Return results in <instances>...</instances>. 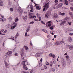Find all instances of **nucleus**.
<instances>
[{
  "mask_svg": "<svg viewBox=\"0 0 73 73\" xmlns=\"http://www.w3.org/2000/svg\"><path fill=\"white\" fill-rule=\"evenodd\" d=\"M13 24H14V26L16 27L17 25V23H15L14 22L13 23Z\"/></svg>",
  "mask_w": 73,
  "mask_h": 73,
  "instance_id": "nucleus-24",
  "label": "nucleus"
},
{
  "mask_svg": "<svg viewBox=\"0 0 73 73\" xmlns=\"http://www.w3.org/2000/svg\"><path fill=\"white\" fill-rule=\"evenodd\" d=\"M30 12H33V7H31Z\"/></svg>",
  "mask_w": 73,
  "mask_h": 73,
  "instance_id": "nucleus-25",
  "label": "nucleus"
},
{
  "mask_svg": "<svg viewBox=\"0 0 73 73\" xmlns=\"http://www.w3.org/2000/svg\"><path fill=\"white\" fill-rule=\"evenodd\" d=\"M41 23H42V24H45V23H44V21H41Z\"/></svg>",
  "mask_w": 73,
  "mask_h": 73,
  "instance_id": "nucleus-50",
  "label": "nucleus"
},
{
  "mask_svg": "<svg viewBox=\"0 0 73 73\" xmlns=\"http://www.w3.org/2000/svg\"><path fill=\"white\" fill-rule=\"evenodd\" d=\"M44 68L45 69H47V67L46 66H44Z\"/></svg>",
  "mask_w": 73,
  "mask_h": 73,
  "instance_id": "nucleus-56",
  "label": "nucleus"
},
{
  "mask_svg": "<svg viewBox=\"0 0 73 73\" xmlns=\"http://www.w3.org/2000/svg\"><path fill=\"white\" fill-rule=\"evenodd\" d=\"M70 9L72 11H73V7H71Z\"/></svg>",
  "mask_w": 73,
  "mask_h": 73,
  "instance_id": "nucleus-39",
  "label": "nucleus"
},
{
  "mask_svg": "<svg viewBox=\"0 0 73 73\" xmlns=\"http://www.w3.org/2000/svg\"><path fill=\"white\" fill-rule=\"evenodd\" d=\"M0 5L1 6H3V1H1L0 2Z\"/></svg>",
  "mask_w": 73,
  "mask_h": 73,
  "instance_id": "nucleus-31",
  "label": "nucleus"
},
{
  "mask_svg": "<svg viewBox=\"0 0 73 73\" xmlns=\"http://www.w3.org/2000/svg\"><path fill=\"white\" fill-rule=\"evenodd\" d=\"M19 35V34L18 33H17V34H16V35L15 36V38H16L18 37V36Z\"/></svg>",
  "mask_w": 73,
  "mask_h": 73,
  "instance_id": "nucleus-21",
  "label": "nucleus"
},
{
  "mask_svg": "<svg viewBox=\"0 0 73 73\" xmlns=\"http://www.w3.org/2000/svg\"><path fill=\"white\" fill-rule=\"evenodd\" d=\"M49 56L50 57H53V58H54V57H56V56H55L54 55L52 54V53H50L49 54Z\"/></svg>",
  "mask_w": 73,
  "mask_h": 73,
  "instance_id": "nucleus-11",
  "label": "nucleus"
},
{
  "mask_svg": "<svg viewBox=\"0 0 73 73\" xmlns=\"http://www.w3.org/2000/svg\"><path fill=\"white\" fill-rule=\"evenodd\" d=\"M24 14H25V15H26L27 14V12H25L24 13Z\"/></svg>",
  "mask_w": 73,
  "mask_h": 73,
  "instance_id": "nucleus-63",
  "label": "nucleus"
},
{
  "mask_svg": "<svg viewBox=\"0 0 73 73\" xmlns=\"http://www.w3.org/2000/svg\"><path fill=\"white\" fill-rule=\"evenodd\" d=\"M58 3H55L54 5H57L58 4Z\"/></svg>",
  "mask_w": 73,
  "mask_h": 73,
  "instance_id": "nucleus-62",
  "label": "nucleus"
},
{
  "mask_svg": "<svg viewBox=\"0 0 73 73\" xmlns=\"http://www.w3.org/2000/svg\"><path fill=\"white\" fill-rule=\"evenodd\" d=\"M1 17H2V18H4V17L3 16L1 15Z\"/></svg>",
  "mask_w": 73,
  "mask_h": 73,
  "instance_id": "nucleus-64",
  "label": "nucleus"
},
{
  "mask_svg": "<svg viewBox=\"0 0 73 73\" xmlns=\"http://www.w3.org/2000/svg\"><path fill=\"white\" fill-rule=\"evenodd\" d=\"M18 9L19 11V14H21V15L22 14V13L23 12V9H22L21 7H19L18 8Z\"/></svg>",
  "mask_w": 73,
  "mask_h": 73,
  "instance_id": "nucleus-6",
  "label": "nucleus"
},
{
  "mask_svg": "<svg viewBox=\"0 0 73 73\" xmlns=\"http://www.w3.org/2000/svg\"><path fill=\"white\" fill-rule=\"evenodd\" d=\"M33 72V70H32L31 71L30 73H32Z\"/></svg>",
  "mask_w": 73,
  "mask_h": 73,
  "instance_id": "nucleus-54",
  "label": "nucleus"
},
{
  "mask_svg": "<svg viewBox=\"0 0 73 73\" xmlns=\"http://www.w3.org/2000/svg\"><path fill=\"white\" fill-rule=\"evenodd\" d=\"M45 63L46 65H48L49 64V63L48 62H46Z\"/></svg>",
  "mask_w": 73,
  "mask_h": 73,
  "instance_id": "nucleus-36",
  "label": "nucleus"
},
{
  "mask_svg": "<svg viewBox=\"0 0 73 73\" xmlns=\"http://www.w3.org/2000/svg\"><path fill=\"white\" fill-rule=\"evenodd\" d=\"M59 15H60V16H64L65 15V13H61V12H59Z\"/></svg>",
  "mask_w": 73,
  "mask_h": 73,
  "instance_id": "nucleus-13",
  "label": "nucleus"
},
{
  "mask_svg": "<svg viewBox=\"0 0 73 73\" xmlns=\"http://www.w3.org/2000/svg\"><path fill=\"white\" fill-rule=\"evenodd\" d=\"M54 38H56V37H57V35H55L54 36Z\"/></svg>",
  "mask_w": 73,
  "mask_h": 73,
  "instance_id": "nucleus-55",
  "label": "nucleus"
},
{
  "mask_svg": "<svg viewBox=\"0 0 73 73\" xmlns=\"http://www.w3.org/2000/svg\"><path fill=\"white\" fill-rule=\"evenodd\" d=\"M6 54L7 55H12V51L8 52Z\"/></svg>",
  "mask_w": 73,
  "mask_h": 73,
  "instance_id": "nucleus-9",
  "label": "nucleus"
},
{
  "mask_svg": "<svg viewBox=\"0 0 73 73\" xmlns=\"http://www.w3.org/2000/svg\"><path fill=\"white\" fill-rule=\"evenodd\" d=\"M25 50H28V47L27 46H25Z\"/></svg>",
  "mask_w": 73,
  "mask_h": 73,
  "instance_id": "nucleus-28",
  "label": "nucleus"
},
{
  "mask_svg": "<svg viewBox=\"0 0 73 73\" xmlns=\"http://www.w3.org/2000/svg\"><path fill=\"white\" fill-rule=\"evenodd\" d=\"M59 2H63L64 0H59Z\"/></svg>",
  "mask_w": 73,
  "mask_h": 73,
  "instance_id": "nucleus-47",
  "label": "nucleus"
},
{
  "mask_svg": "<svg viewBox=\"0 0 73 73\" xmlns=\"http://www.w3.org/2000/svg\"><path fill=\"white\" fill-rule=\"evenodd\" d=\"M69 47L70 49L71 50H73V46L71 45L69 46Z\"/></svg>",
  "mask_w": 73,
  "mask_h": 73,
  "instance_id": "nucleus-12",
  "label": "nucleus"
},
{
  "mask_svg": "<svg viewBox=\"0 0 73 73\" xmlns=\"http://www.w3.org/2000/svg\"><path fill=\"white\" fill-rule=\"evenodd\" d=\"M37 16L38 17H39V19H40L41 18V17H39V16H40V14H37Z\"/></svg>",
  "mask_w": 73,
  "mask_h": 73,
  "instance_id": "nucleus-34",
  "label": "nucleus"
},
{
  "mask_svg": "<svg viewBox=\"0 0 73 73\" xmlns=\"http://www.w3.org/2000/svg\"><path fill=\"white\" fill-rule=\"evenodd\" d=\"M62 65L63 67H65L66 66V62L65 61L64 59L62 58L61 60Z\"/></svg>",
  "mask_w": 73,
  "mask_h": 73,
  "instance_id": "nucleus-2",
  "label": "nucleus"
},
{
  "mask_svg": "<svg viewBox=\"0 0 73 73\" xmlns=\"http://www.w3.org/2000/svg\"><path fill=\"white\" fill-rule=\"evenodd\" d=\"M69 13L70 15V16H71V17H73V14H72V12H70Z\"/></svg>",
  "mask_w": 73,
  "mask_h": 73,
  "instance_id": "nucleus-22",
  "label": "nucleus"
},
{
  "mask_svg": "<svg viewBox=\"0 0 73 73\" xmlns=\"http://www.w3.org/2000/svg\"><path fill=\"white\" fill-rule=\"evenodd\" d=\"M65 5H68V1H67V0H65Z\"/></svg>",
  "mask_w": 73,
  "mask_h": 73,
  "instance_id": "nucleus-19",
  "label": "nucleus"
},
{
  "mask_svg": "<svg viewBox=\"0 0 73 73\" xmlns=\"http://www.w3.org/2000/svg\"><path fill=\"white\" fill-rule=\"evenodd\" d=\"M19 21V19H16L15 20V22H17V21Z\"/></svg>",
  "mask_w": 73,
  "mask_h": 73,
  "instance_id": "nucleus-40",
  "label": "nucleus"
},
{
  "mask_svg": "<svg viewBox=\"0 0 73 73\" xmlns=\"http://www.w3.org/2000/svg\"><path fill=\"white\" fill-rule=\"evenodd\" d=\"M15 56H18V54H17V53H15Z\"/></svg>",
  "mask_w": 73,
  "mask_h": 73,
  "instance_id": "nucleus-53",
  "label": "nucleus"
},
{
  "mask_svg": "<svg viewBox=\"0 0 73 73\" xmlns=\"http://www.w3.org/2000/svg\"><path fill=\"white\" fill-rule=\"evenodd\" d=\"M31 15H32V13H30L29 14V17L31 18H31L33 19L34 17L35 19H36V17H35V16L33 15L31 16Z\"/></svg>",
  "mask_w": 73,
  "mask_h": 73,
  "instance_id": "nucleus-7",
  "label": "nucleus"
},
{
  "mask_svg": "<svg viewBox=\"0 0 73 73\" xmlns=\"http://www.w3.org/2000/svg\"><path fill=\"white\" fill-rule=\"evenodd\" d=\"M10 10L11 11V12H13V9L12 8H11L10 9Z\"/></svg>",
  "mask_w": 73,
  "mask_h": 73,
  "instance_id": "nucleus-32",
  "label": "nucleus"
},
{
  "mask_svg": "<svg viewBox=\"0 0 73 73\" xmlns=\"http://www.w3.org/2000/svg\"><path fill=\"white\" fill-rule=\"evenodd\" d=\"M61 42H62V43H64V42L63 41V39H62V41H61Z\"/></svg>",
  "mask_w": 73,
  "mask_h": 73,
  "instance_id": "nucleus-52",
  "label": "nucleus"
},
{
  "mask_svg": "<svg viewBox=\"0 0 73 73\" xmlns=\"http://www.w3.org/2000/svg\"><path fill=\"white\" fill-rule=\"evenodd\" d=\"M20 55H21V56H22V57H23V56H24V52H21L20 53Z\"/></svg>",
  "mask_w": 73,
  "mask_h": 73,
  "instance_id": "nucleus-30",
  "label": "nucleus"
},
{
  "mask_svg": "<svg viewBox=\"0 0 73 73\" xmlns=\"http://www.w3.org/2000/svg\"><path fill=\"white\" fill-rule=\"evenodd\" d=\"M68 42H72V38H71V37H69L68 39Z\"/></svg>",
  "mask_w": 73,
  "mask_h": 73,
  "instance_id": "nucleus-14",
  "label": "nucleus"
},
{
  "mask_svg": "<svg viewBox=\"0 0 73 73\" xmlns=\"http://www.w3.org/2000/svg\"><path fill=\"white\" fill-rule=\"evenodd\" d=\"M56 61H54L53 62H52V63L53 64H56Z\"/></svg>",
  "mask_w": 73,
  "mask_h": 73,
  "instance_id": "nucleus-48",
  "label": "nucleus"
},
{
  "mask_svg": "<svg viewBox=\"0 0 73 73\" xmlns=\"http://www.w3.org/2000/svg\"><path fill=\"white\" fill-rule=\"evenodd\" d=\"M54 18H58V16L56 14H55L54 15Z\"/></svg>",
  "mask_w": 73,
  "mask_h": 73,
  "instance_id": "nucleus-18",
  "label": "nucleus"
},
{
  "mask_svg": "<svg viewBox=\"0 0 73 73\" xmlns=\"http://www.w3.org/2000/svg\"><path fill=\"white\" fill-rule=\"evenodd\" d=\"M34 20H35V21H38V19H35Z\"/></svg>",
  "mask_w": 73,
  "mask_h": 73,
  "instance_id": "nucleus-57",
  "label": "nucleus"
},
{
  "mask_svg": "<svg viewBox=\"0 0 73 73\" xmlns=\"http://www.w3.org/2000/svg\"><path fill=\"white\" fill-rule=\"evenodd\" d=\"M25 36L26 37H28V36H29V35H27V32H25Z\"/></svg>",
  "mask_w": 73,
  "mask_h": 73,
  "instance_id": "nucleus-27",
  "label": "nucleus"
},
{
  "mask_svg": "<svg viewBox=\"0 0 73 73\" xmlns=\"http://www.w3.org/2000/svg\"><path fill=\"white\" fill-rule=\"evenodd\" d=\"M50 15H51V12H50V11H47V12L46 14L45 15V16L46 18L47 19V18H48V16H50Z\"/></svg>",
  "mask_w": 73,
  "mask_h": 73,
  "instance_id": "nucleus-3",
  "label": "nucleus"
},
{
  "mask_svg": "<svg viewBox=\"0 0 73 73\" xmlns=\"http://www.w3.org/2000/svg\"><path fill=\"white\" fill-rule=\"evenodd\" d=\"M42 31H43V32H45V33H46L47 31L46 30L43 29V30H42Z\"/></svg>",
  "mask_w": 73,
  "mask_h": 73,
  "instance_id": "nucleus-41",
  "label": "nucleus"
},
{
  "mask_svg": "<svg viewBox=\"0 0 73 73\" xmlns=\"http://www.w3.org/2000/svg\"><path fill=\"white\" fill-rule=\"evenodd\" d=\"M62 4H63V3H59L58 6H57L56 7V8L57 9H58V8H60L62 5Z\"/></svg>",
  "mask_w": 73,
  "mask_h": 73,
  "instance_id": "nucleus-8",
  "label": "nucleus"
},
{
  "mask_svg": "<svg viewBox=\"0 0 73 73\" xmlns=\"http://www.w3.org/2000/svg\"><path fill=\"white\" fill-rule=\"evenodd\" d=\"M5 66L6 68H9V64H8V63H7V62H6V61H5Z\"/></svg>",
  "mask_w": 73,
  "mask_h": 73,
  "instance_id": "nucleus-10",
  "label": "nucleus"
},
{
  "mask_svg": "<svg viewBox=\"0 0 73 73\" xmlns=\"http://www.w3.org/2000/svg\"><path fill=\"white\" fill-rule=\"evenodd\" d=\"M23 68L24 69H25V70H28V68H27V67H24L23 66Z\"/></svg>",
  "mask_w": 73,
  "mask_h": 73,
  "instance_id": "nucleus-35",
  "label": "nucleus"
},
{
  "mask_svg": "<svg viewBox=\"0 0 73 73\" xmlns=\"http://www.w3.org/2000/svg\"><path fill=\"white\" fill-rule=\"evenodd\" d=\"M10 57V56H7L6 57V58H9Z\"/></svg>",
  "mask_w": 73,
  "mask_h": 73,
  "instance_id": "nucleus-44",
  "label": "nucleus"
},
{
  "mask_svg": "<svg viewBox=\"0 0 73 73\" xmlns=\"http://www.w3.org/2000/svg\"><path fill=\"white\" fill-rule=\"evenodd\" d=\"M44 8L43 9V11H45V9H48L49 8V2H48L47 3H46L44 5Z\"/></svg>",
  "mask_w": 73,
  "mask_h": 73,
  "instance_id": "nucleus-1",
  "label": "nucleus"
},
{
  "mask_svg": "<svg viewBox=\"0 0 73 73\" xmlns=\"http://www.w3.org/2000/svg\"><path fill=\"white\" fill-rule=\"evenodd\" d=\"M69 35L71 36H72V35H73V33H70Z\"/></svg>",
  "mask_w": 73,
  "mask_h": 73,
  "instance_id": "nucleus-51",
  "label": "nucleus"
},
{
  "mask_svg": "<svg viewBox=\"0 0 73 73\" xmlns=\"http://www.w3.org/2000/svg\"><path fill=\"white\" fill-rule=\"evenodd\" d=\"M68 24L69 25H70L72 24V22H68Z\"/></svg>",
  "mask_w": 73,
  "mask_h": 73,
  "instance_id": "nucleus-45",
  "label": "nucleus"
},
{
  "mask_svg": "<svg viewBox=\"0 0 73 73\" xmlns=\"http://www.w3.org/2000/svg\"><path fill=\"white\" fill-rule=\"evenodd\" d=\"M52 64H53L52 62H51L50 63V66H52Z\"/></svg>",
  "mask_w": 73,
  "mask_h": 73,
  "instance_id": "nucleus-33",
  "label": "nucleus"
},
{
  "mask_svg": "<svg viewBox=\"0 0 73 73\" xmlns=\"http://www.w3.org/2000/svg\"><path fill=\"white\" fill-rule=\"evenodd\" d=\"M29 24H34V21L31 22Z\"/></svg>",
  "mask_w": 73,
  "mask_h": 73,
  "instance_id": "nucleus-38",
  "label": "nucleus"
},
{
  "mask_svg": "<svg viewBox=\"0 0 73 73\" xmlns=\"http://www.w3.org/2000/svg\"><path fill=\"white\" fill-rule=\"evenodd\" d=\"M25 62H27L26 61H24V62H23V65L24 66H26V65H25Z\"/></svg>",
  "mask_w": 73,
  "mask_h": 73,
  "instance_id": "nucleus-23",
  "label": "nucleus"
},
{
  "mask_svg": "<svg viewBox=\"0 0 73 73\" xmlns=\"http://www.w3.org/2000/svg\"><path fill=\"white\" fill-rule=\"evenodd\" d=\"M10 39H11L12 40H14L15 39L14 38V37L13 36H11L10 38Z\"/></svg>",
  "mask_w": 73,
  "mask_h": 73,
  "instance_id": "nucleus-26",
  "label": "nucleus"
},
{
  "mask_svg": "<svg viewBox=\"0 0 73 73\" xmlns=\"http://www.w3.org/2000/svg\"><path fill=\"white\" fill-rule=\"evenodd\" d=\"M40 62H42V58H41V59L40 60Z\"/></svg>",
  "mask_w": 73,
  "mask_h": 73,
  "instance_id": "nucleus-58",
  "label": "nucleus"
},
{
  "mask_svg": "<svg viewBox=\"0 0 73 73\" xmlns=\"http://www.w3.org/2000/svg\"><path fill=\"white\" fill-rule=\"evenodd\" d=\"M30 30V29H29L27 28V29L26 30L27 32H29V31Z\"/></svg>",
  "mask_w": 73,
  "mask_h": 73,
  "instance_id": "nucleus-42",
  "label": "nucleus"
},
{
  "mask_svg": "<svg viewBox=\"0 0 73 73\" xmlns=\"http://www.w3.org/2000/svg\"><path fill=\"white\" fill-rule=\"evenodd\" d=\"M6 21V19H0V21H3V22L4 21Z\"/></svg>",
  "mask_w": 73,
  "mask_h": 73,
  "instance_id": "nucleus-17",
  "label": "nucleus"
},
{
  "mask_svg": "<svg viewBox=\"0 0 73 73\" xmlns=\"http://www.w3.org/2000/svg\"><path fill=\"white\" fill-rule=\"evenodd\" d=\"M7 30H5L4 32V33H7Z\"/></svg>",
  "mask_w": 73,
  "mask_h": 73,
  "instance_id": "nucleus-43",
  "label": "nucleus"
},
{
  "mask_svg": "<svg viewBox=\"0 0 73 73\" xmlns=\"http://www.w3.org/2000/svg\"><path fill=\"white\" fill-rule=\"evenodd\" d=\"M54 2L55 3H58V0H55L54 1Z\"/></svg>",
  "mask_w": 73,
  "mask_h": 73,
  "instance_id": "nucleus-49",
  "label": "nucleus"
},
{
  "mask_svg": "<svg viewBox=\"0 0 73 73\" xmlns=\"http://www.w3.org/2000/svg\"><path fill=\"white\" fill-rule=\"evenodd\" d=\"M40 52H38L36 54V56H38V57H40Z\"/></svg>",
  "mask_w": 73,
  "mask_h": 73,
  "instance_id": "nucleus-16",
  "label": "nucleus"
},
{
  "mask_svg": "<svg viewBox=\"0 0 73 73\" xmlns=\"http://www.w3.org/2000/svg\"><path fill=\"white\" fill-rule=\"evenodd\" d=\"M36 8L37 9H38V10H40V9H41V7L39 6H37L36 7Z\"/></svg>",
  "mask_w": 73,
  "mask_h": 73,
  "instance_id": "nucleus-20",
  "label": "nucleus"
},
{
  "mask_svg": "<svg viewBox=\"0 0 73 73\" xmlns=\"http://www.w3.org/2000/svg\"><path fill=\"white\" fill-rule=\"evenodd\" d=\"M51 25L50 24H49L48 25V27H50V26H51Z\"/></svg>",
  "mask_w": 73,
  "mask_h": 73,
  "instance_id": "nucleus-60",
  "label": "nucleus"
},
{
  "mask_svg": "<svg viewBox=\"0 0 73 73\" xmlns=\"http://www.w3.org/2000/svg\"><path fill=\"white\" fill-rule=\"evenodd\" d=\"M61 44V41H58L56 42H54V45L57 46Z\"/></svg>",
  "mask_w": 73,
  "mask_h": 73,
  "instance_id": "nucleus-4",
  "label": "nucleus"
},
{
  "mask_svg": "<svg viewBox=\"0 0 73 73\" xmlns=\"http://www.w3.org/2000/svg\"><path fill=\"white\" fill-rule=\"evenodd\" d=\"M67 21V19H65L64 20L62 21L60 24V25L61 26L62 25H64V24H65L66 22V21Z\"/></svg>",
  "mask_w": 73,
  "mask_h": 73,
  "instance_id": "nucleus-5",
  "label": "nucleus"
},
{
  "mask_svg": "<svg viewBox=\"0 0 73 73\" xmlns=\"http://www.w3.org/2000/svg\"><path fill=\"white\" fill-rule=\"evenodd\" d=\"M66 60H68L69 59V56H66Z\"/></svg>",
  "mask_w": 73,
  "mask_h": 73,
  "instance_id": "nucleus-37",
  "label": "nucleus"
},
{
  "mask_svg": "<svg viewBox=\"0 0 73 73\" xmlns=\"http://www.w3.org/2000/svg\"><path fill=\"white\" fill-rule=\"evenodd\" d=\"M50 29L51 30H52L53 29V26H51L50 27Z\"/></svg>",
  "mask_w": 73,
  "mask_h": 73,
  "instance_id": "nucleus-46",
  "label": "nucleus"
},
{
  "mask_svg": "<svg viewBox=\"0 0 73 73\" xmlns=\"http://www.w3.org/2000/svg\"><path fill=\"white\" fill-rule=\"evenodd\" d=\"M49 71L50 72H52H52H54L55 71V70L54 68H50L49 69Z\"/></svg>",
  "mask_w": 73,
  "mask_h": 73,
  "instance_id": "nucleus-15",
  "label": "nucleus"
},
{
  "mask_svg": "<svg viewBox=\"0 0 73 73\" xmlns=\"http://www.w3.org/2000/svg\"><path fill=\"white\" fill-rule=\"evenodd\" d=\"M67 60V62H70V59H68L67 60Z\"/></svg>",
  "mask_w": 73,
  "mask_h": 73,
  "instance_id": "nucleus-29",
  "label": "nucleus"
},
{
  "mask_svg": "<svg viewBox=\"0 0 73 73\" xmlns=\"http://www.w3.org/2000/svg\"><path fill=\"white\" fill-rule=\"evenodd\" d=\"M48 24H50L51 23H52L51 22V21H49L48 22Z\"/></svg>",
  "mask_w": 73,
  "mask_h": 73,
  "instance_id": "nucleus-61",
  "label": "nucleus"
},
{
  "mask_svg": "<svg viewBox=\"0 0 73 73\" xmlns=\"http://www.w3.org/2000/svg\"><path fill=\"white\" fill-rule=\"evenodd\" d=\"M30 28H31V26L29 25V27L27 28V29H30Z\"/></svg>",
  "mask_w": 73,
  "mask_h": 73,
  "instance_id": "nucleus-59",
  "label": "nucleus"
}]
</instances>
